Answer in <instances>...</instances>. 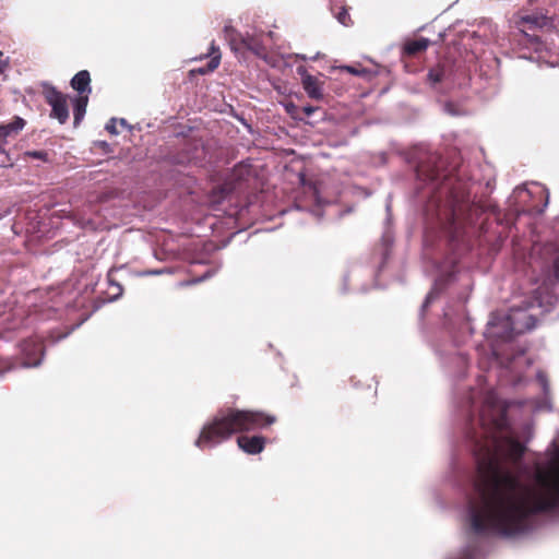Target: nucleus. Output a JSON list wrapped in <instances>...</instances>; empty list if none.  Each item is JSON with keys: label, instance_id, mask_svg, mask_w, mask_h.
I'll use <instances>...</instances> for the list:
<instances>
[{"label": "nucleus", "instance_id": "obj_1", "mask_svg": "<svg viewBox=\"0 0 559 559\" xmlns=\"http://www.w3.org/2000/svg\"><path fill=\"white\" fill-rule=\"evenodd\" d=\"M484 442L478 451L475 498L469 501L471 527L477 535L512 537L528 528L532 515L559 508V466L537 476V486L524 484L503 462L518 464L525 445L512 436L497 437L508 427L507 409L488 393L479 412Z\"/></svg>", "mask_w": 559, "mask_h": 559}, {"label": "nucleus", "instance_id": "obj_2", "mask_svg": "<svg viewBox=\"0 0 559 559\" xmlns=\"http://www.w3.org/2000/svg\"><path fill=\"white\" fill-rule=\"evenodd\" d=\"M447 191V200L437 204V221L444 234L451 239L459 237L467 226H474L478 223L483 225L480 217L495 214V206H488L471 203L466 186L461 182L453 183L449 181L442 188Z\"/></svg>", "mask_w": 559, "mask_h": 559}, {"label": "nucleus", "instance_id": "obj_3", "mask_svg": "<svg viewBox=\"0 0 559 559\" xmlns=\"http://www.w3.org/2000/svg\"><path fill=\"white\" fill-rule=\"evenodd\" d=\"M275 421V416L263 412L233 407L223 408L203 426L195 445L200 449L212 448L235 433L261 429L273 425Z\"/></svg>", "mask_w": 559, "mask_h": 559}, {"label": "nucleus", "instance_id": "obj_4", "mask_svg": "<svg viewBox=\"0 0 559 559\" xmlns=\"http://www.w3.org/2000/svg\"><path fill=\"white\" fill-rule=\"evenodd\" d=\"M514 258H523L520 267L531 271L536 283L546 287L559 283V247H516Z\"/></svg>", "mask_w": 559, "mask_h": 559}, {"label": "nucleus", "instance_id": "obj_5", "mask_svg": "<svg viewBox=\"0 0 559 559\" xmlns=\"http://www.w3.org/2000/svg\"><path fill=\"white\" fill-rule=\"evenodd\" d=\"M523 331L522 328L515 324L513 316H507L501 319L492 316L487 329L488 335L502 341H510L515 334L523 333Z\"/></svg>", "mask_w": 559, "mask_h": 559}, {"label": "nucleus", "instance_id": "obj_6", "mask_svg": "<svg viewBox=\"0 0 559 559\" xmlns=\"http://www.w3.org/2000/svg\"><path fill=\"white\" fill-rule=\"evenodd\" d=\"M46 102L51 106V117L61 124L69 119L67 96L52 86H46L44 91Z\"/></svg>", "mask_w": 559, "mask_h": 559}, {"label": "nucleus", "instance_id": "obj_7", "mask_svg": "<svg viewBox=\"0 0 559 559\" xmlns=\"http://www.w3.org/2000/svg\"><path fill=\"white\" fill-rule=\"evenodd\" d=\"M226 38L229 40L230 48L238 51L241 48L249 49L255 55L263 52V44L260 39L252 36H241L231 26H225L224 28Z\"/></svg>", "mask_w": 559, "mask_h": 559}, {"label": "nucleus", "instance_id": "obj_8", "mask_svg": "<svg viewBox=\"0 0 559 559\" xmlns=\"http://www.w3.org/2000/svg\"><path fill=\"white\" fill-rule=\"evenodd\" d=\"M44 345L36 338H28L21 343V358L24 367H35L41 361Z\"/></svg>", "mask_w": 559, "mask_h": 559}, {"label": "nucleus", "instance_id": "obj_9", "mask_svg": "<svg viewBox=\"0 0 559 559\" xmlns=\"http://www.w3.org/2000/svg\"><path fill=\"white\" fill-rule=\"evenodd\" d=\"M297 72L301 76V83L307 95L317 100L321 99L323 97L322 83L316 76L309 74L304 67H298Z\"/></svg>", "mask_w": 559, "mask_h": 559}, {"label": "nucleus", "instance_id": "obj_10", "mask_svg": "<svg viewBox=\"0 0 559 559\" xmlns=\"http://www.w3.org/2000/svg\"><path fill=\"white\" fill-rule=\"evenodd\" d=\"M26 122L21 117H15L13 121L0 124V152L4 151V145L10 139H14L25 127Z\"/></svg>", "mask_w": 559, "mask_h": 559}, {"label": "nucleus", "instance_id": "obj_11", "mask_svg": "<svg viewBox=\"0 0 559 559\" xmlns=\"http://www.w3.org/2000/svg\"><path fill=\"white\" fill-rule=\"evenodd\" d=\"M153 255L159 261L188 260L185 247H153Z\"/></svg>", "mask_w": 559, "mask_h": 559}, {"label": "nucleus", "instance_id": "obj_12", "mask_svg": "<svg viewBox=\"0 0 559 559\" xmlns=\"http://www.w3.org/2000/svg\"><path fill=\"white\" fill-rule=\"evenodd\" d=\"M457 264V252L452 248L450 254L443 261L435 264V269L440 272L441 277H444L445 281H450L454 274L460 271Z\"/></svg>", "mask_w": 559, "mask_h": 559}, {"label": "nucleus", "instance_id": "obj_13", "mask_svg": "<svg viewBox=\"0 0 559 559\" xmlns=\"http://www.w3.org/2000/svg\"><path fill=\"white\" fill-rule=\"evenodd\" d=\"M266 439L262 436H239L237 438L238 447L248 454H259L265 447Z\"/></svg>", "mask_w": 559, "mask_h": 559}, {"label": "nucleus", "instance_id": "obj_14", "mask_svg": "<svg viewBox=\"0 0 559 559\" xmlns=\"http://www.w3.org/2000/svg\"><path fill=\"white\" fill-rule=\"evenodd\" d=\"M90 83L91 78L86 70L78 72L71 80V86L73 90L78 91L80 95H88L91 93Z\"/></svg>", "mask_w": 559, "mask_h": 559}, {"label": "nucleus", "instance_id": "obj_15", "mask_svg": "<svg viewBox=\"0 0 559 559\" xmlns=\"http://www.w3.org/2000/svg\"><path fill=\"white\" fill-rule=\"evenodd\" d=\"M88 103V95H80L74 97L73 99V116H74V126L80 124L84 115L86 112V106Z\"/></svg>", "mask_w": 559, "mask_h": 559}, {"label": "nucleus", "instance_id": "obj_16", "mask_svg": "<svg viewBox=\"0 0 559 559\" xmlns=\"http://www.w3.org/2000/svg\"><path fill=\"white\" fill-rule=\"evenodd\" d=\"M430 41L427 38H418L414 40H409L404 45V52L407 55H416L420 51H424L428 48Z\"/></svg>", "mask_w": 559, "mask_h": 559}, {"label": "nucleus", "instance_id": "obj_17", "mask_svg": "<svg viewBox=\"0 0 559 559\" xmlns=\"http://www.w3.org/2000/svg\"><path fill=\"white\" fill-rule=\"evenodd\" d=\"M337 5H340V9H341L337 13H335V17L337 19V21L344 26L350 25L352 20L347 12V9L345 7H343V0H331V10L332 11H335Z\"/></svg>", "mask_w": 559, "mask_h": 559}, {"label": "nucleus", "instance_id": "obj_18", "mask_svg": "<svg viewBox=\"0 0 559 559\" xmlns=\"http://www.w3.org/2000/svg\"><path fill=\"white\" fill-rule=\"evenodd\" d=\"M107 282H108L107 294H108L109 298L116 299V298L120 297L123 293V288L115 280L114 273L111 271L107 275Z\"/></svg>", "mask_w": 559, "mask_h": 559}, {"label": "nucleus", "instance_id": "obj_19", "mask_svg": "<svg viewBox=\"0 0 559 559\" xmlns=\"http://www.w3.org/2000/svg\"><path fill=\"white\" fill-rule=\"evenodd\" d=\"M533 189H534V192H540V193L545 194V203H544V206H543L542 209L537 210V212H538V213H542V212L544 211V209H545V207L547 206V204H548V193H547L546 189H545L543 186L537 185V183H536V185H533ZM518 191H519V193H522V192H526V193H528V194L533 193V190H530V189H526V188L519 189Z\"/></svg>", "mask_w": 559, "mask_h": 559}, {"label": "nucleus", "instance_id": "obj_20", "mask_svg": "<svg viewBox=\"0 0 559 559\" xmlns=\"http://www.w3.org/2000/svg\"><path fill=\"white\" fill-rule=\"evenodd\" d=\"M211 61L209 62V70L214 71L218 66L221 61V53L218 48L212 43L211 45Z\"/></svg>", "mask_w": 559, "mask_h": 559}, {"label": "nucleus", "instance_id": "obj_21", "mask_svg": "<svg viewBox=\"0 0 559 559\" xmlns=\"http://www.w3.org/2000/svg\"><path fill=\"white\" fill-rule=\"evenodd\" d=\"M444 75V70L442 68H436L429 71L428 78L429 80L436 84L438 82H441Z\"/></svg>", "mask_w": 559, "mask_h": 559}, {"label": "nucleus", "instance_id": "obj_22", "mask_svg": "<svg viewBox=\"0 0 559 559\" xmlns=\"http://www.w3.org/2000/svg\"><path fill=\"white\" fill-rule=\"evenodd\" d=\"M340 69L343 70V71H346V72H348L350 74L357 75V76H361V75L366 74V70L365 69H359V68H355V67H352V66H343Z\"/></svg>", "mask_w": 559, "mask_h": 559}, {"label": "nucleus", "instance_id": "obj_23", "mask_svg": "<svg viewBox=\"0 0 559 559\" xmlns=\"http://www.w3.org/2000/svg\"><path fill=\"white\" fill-rule=\"evenodd\" d=\"M116 123H117V119L111 118V119L107 122V124H106V130H107L109 133L114 134V135H117V134L119 133V132H118V130H117V128H116Z\"/></svg>", "mask_w": 559, "mask_h": 559}, {"label": "nucleus", "instance_id": "obj_24", "mask_svg": "<svg viewBox=\"0 0 559 559\" xmlns=\"http://www.w3.org/2000/svg\"><path fill=\"white\" fill-rule=\"evenodd\" d=\"M27 155L31 157H34V158H38V159H45L47 156V154L43 151L27 152Z\"/></svg>", "mask_w": 559, "mask_h": 559}, {"label": "nucleus", "instance_id": "obj_25", "mask_svg": "<svg viewBox=\"0 0 559 559\" xmlns=\"http://www.w3.org/2000/svg\"><path fill=\"white\" fill-rule=\"evenodd\" d=\"M8 59L4 58V55L2 51H0V74L5 70V68L8 67Z\"/></svg>", "mask_w": 559, "mask_h": 559}, {"label": "nucleus", "instance_id": "obj_26", "mask_svg": "<svg viewBox=\"0 0 559 559\" xmlns=\"http://www.w3.org/2000/svg\"><path fill=\"white\" fill-rule=\"evenodd\" d=\"M444 110L450 114V115H453V116H456V115H461V111L459 110H455L453 105L452 104H445L444 105Z\"/></svg>", "mask_w": 559, "mask_h": 559}, {"label": "nucleus", "instance_id": "obj_27", "mask_svg": "<svg viewBox=\"0 0 559 559\" xmlns=\"http://www.w3.org/2000/svg\"><path fill=\"white\" fill-rule=\"evenodd\" d=\"M304 111L306 112L307 116H310L314 111V108L313 107H305Z\"/></svg>", "mask_w": 559, "mask_h": 559}, {"label": "nucleus", "instance_id": "obj_28", "mask_svg": "<svg viewBox=\"0 0 559 559\" xmlns=\"http://www.w3.org/2000/svg\"><path fill=\"white\" fill-rule=\"evenodd\" d=\"M432 300V293H430L427 298H426V301H425V306H427L429 302H431Z\"/></svg>", "mask_w": 559, "mask_h": 559}, {"label": "nucleus", "instance_id": "obj_29", "mask_svg": "<svg viewBox=\"0 0 559 559\" xmlns=\"http://www.w3.org/2000/svg\"><path fill=\"white\" fill-rule=\"evenodd\" d=\"M417 175H418L419 177L424 176V175H425V170H424V168H418V170H417Z\"/></svg>", "mask_w": 559, "mask_h": 559}, {"label": "nucleus", "instance_id": "obj_30", "mask_svg": "<svg viewBox=\"0 0 559 559\" xmlns=\"http://www.w3.org/2000/svg\"><path fill=\"white\" fill-rule=\"evenodd\" d=\"M119 123H120L121 126H123V127H127V126H128V124H127L126 119H123V118H121V119L119 120Z\"/></svg>", "mask_w": 559, "mask_h": 559}, {"label": "nucleus", "instance_id": "obj_31", "mask_svg": "<svg viewBox=\"0 0 559 559\" xmlns=\"http://www.w3.org/2000/svg\"><path fill=\"white\" fill-rule=\"evenodd\" d=\"M294 107H295V106H294V104H288V105L286 106V108H287V110H288V111H289V110H292V108H294Z\"/></svg>", "mask_w": 559, "mask_h": 559}, {"label": "nucleus", "instance_id": "obj_32", "mask_svg": "<svg viewBox=\"0 0 559 559\" xmlns=\"http://www.w3.org/2000/svg\"><path fill=\"white\" fill-rule=\"evenodd\" d=\"M319 57H320V53L318 52L316 56L311 57L310 59L311 60H317V59H319Z\"/></svg>", "mask_w": 559, "mask_h": 559}, {"label": "nucleus", "instance_id": "obj_33", "mask_svg": "<svg viewBox=\"0 0 559 559\" xmlns=\"http://www.w3.org/2000/svg\"><path fill=\"white\" fill-rule=\"evenodd\" d=\"M532 328H534V323H532V324H528V323H527V324H526V329H528V330H530V329H532Z\"/></svg>", "mask_w": 559, "mask_h": 559}, {"label": "nucleus", "instance_id": "obj_34", "mask_svg": "<svg viewBox=\"0 0 559 559\" xmlns=\"http://www.w3.org/2000/svg\"><path fill=\"white\" fill-rule=\"evenodd\" d=\"M318 218H320L321 214L319 212H312Z\"/></svg>", "mask_w": 559, "mask_h": 559}, {"label": "nucleus", "instance_id": "obj_35", "mask_svg": "<svg viewBox=\"0 0 559 559\" xmlns=\"http://www.w3.org/2000/svg\"><path fill=\"white\" fill-rule=\"evenodd\" d=\"M298 58H300V59H302V60H306V59H307V58H306V56H300V55L298 56Z\"/></svg>", "mask_w": 559, "mask_h": 559}, {"label": "nucleus", "instance_id": "obj_36", "mask_svg": "<svg viewBox=\"0 0 559 559\" xmlns=\"http://www.w3.org/2000/svg\"><path fill=\"white\" fill-rule=\"evenodd\" d=\"M525 319H527V320H532V316H526V314H525Z\"/></svg>", "mask_w": 559, "mask_h": 559}, {"label": "nucleus", "instance_id": "obj_37", "mask_svg": "<svg viewBox=\"0 0 559 559\" xmlns=\"http://www.w3.org/2000/svg\"><path fill=\"white\" fill-rule=\"evenodd\" d=\"M38 224H39V223L34 224V225L32 226V228H33V229H35V228L37 227V225H38Z\"/></svg>", "mask_w": 559, "mask_h": 559}]
</instances>
